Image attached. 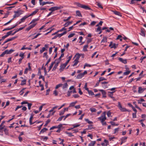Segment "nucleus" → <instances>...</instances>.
Masks as SVG:
<instances>
[{"label":"nucleus","mask_w":146,"mask_h":146,"mask_svg":"<svg viewBox=\"0 0 146 146\" xmlns=\"http://www.w3.org/2000/svg\"><path fill=\"white\" fill-rule=\"evenodd\" d=\"M83 76H84L82 74L80 73L76 77V78L77 79H80Z\"/></svg>","instance_id":"20"},{"label":"nucleus","mask_w":146,"mask_h":146,"mask_svg":"<svg viewBox=\"0 0 146 146\" xmlns=\"http://www.w3.org/2000/svg\"><path fill=\"white\" fill-rule=\"evenodd\" d=\"M106 112L104 111L102 115L100 117L98 118V119L101 121L103 125H106L107 124L106 122L105 121L106 119Z\"/></svg>","instance_id":"1"},{"label":"nucleus","mask_w":146,"mask_h":146,"mask_svg":"<svg viewBox=\"0 0 146 146\" xmlns=\"http://www.w3.org/2000/svg\"><path fill=\"white\" fill-rule=\"evenodd\" d=\"M5 52L6 53V54H10L12 52L14 51V50L12 49H11L10 50H7L5 51Z\"/></svg>","instance_id":"14"},{"label":"nucleus","mask_w":146,"mask_h":146,"mask_svg":"<svg viewBox=\"0 0 146 146\" xmlns=\"http://www.w3.org/2000/svg\"><path fill=\"white\" fill-rule=\"evenodd\" d=\"M75 4L78 7L82 8L83 5L81 4L80 3H76Z\"/></svg>","instance_id":"41"},{"label":"nucleus","mask_w":146,"mask_h":146,"mask_svg":"<svg viewBox=\"0 0 146 146\" xmlns=\"http://www.w3.org/2000/svg\"><path fill=\"white\" fill-rule=\"evenodd\" d=\"M50 121V120L48 119L46 121V123L44 125V126L46 127L47 126L48 124Z\"/></svg>","instance_id":"42"},{"label":"nucleus","mask_w":146,"mask_h":146,"mask_svg":"<svg viewBox=\"0 0 146 146\" xmlns=\"http://www.w3.org/2000/svg\"><path fill=\"white\" fill-rule=\"evenodd\" d=\"M41 81H39V86L41 87V91L43 90L44 89V86L43 85H42L41 84Z\"/></svg>","instance_id":"27"},{"label":"nucleus","mask_w":146,"mask_h":146,"mask_svg":"<svg viewBox=\"0 0 146 146\" xmlns=\"http://www.w3.org/2000/svg\"><path fill=\"white\" fill-rule=\"evenodd\" d=\"M62 85H63L62 84H58L56 86V87H55V88L56 89H57L59 87L62 86Z\"/></svg>","instance_id":"49"},{"label":"nucleus","mask_w":146,"mask_h":146,"mask_svg":"<svg viewBox=\"0 0 146 146\" xmlns=\"http://www.w3.org/2000/svg\"><path fill=\"white\" fill-rule=\"evenodd\" d=\"M74 63L73 65L72 66H74L77 65V64L79 62V61L78 60L75 59V60H74Z\"/></svg>","instance_id":"26"},{"label":"nucleus","mask_w":146,"mask_h":146,"mask_svg":"<svg viewBox=\"0 0 146 146\" xmlns=\"http://www.w3.org/2000/svg\"><path fill=\"white\" fill-rule=\"evenodd\" d=\"M75 56H76V58L75 59L79 60L80 57V54L79 53H77L76 54Z\"/></svg>","instance_id":"34"},{"label":"nucleus","mask_w":146,"mask_h":146,"mask_svg":"<svg viewBox=\"0 0 146 146\" xmlns=\"http://www.w3.org/2000/svg\"><path fill=\"white\" fill-rule=\"evenodd\" d=\"M46 50V48L45 47H43L41 50H40V54L42 53L43 52H44Z\"/></svg>","instance_id":"48"},{"label":"nucleus","mask_w":146,"mask_h":146,"mask_svg":"<svg viewBox=\"0 0 146 146\" xmlns=\"http://www.w3.org/2000/svg\"><path fill=\"white\" fill-rule=\"evenodd\" d=\"M117 45H116L115 43L113 44L112 45V42H111L109 46L110 47V48H115L117 47Z\"/></svg>","instance_id":"7"},{"label":"nucleus","mask_w":146,"mask_h":146,"mask_svg":"<svg viewBox=\"0 0 146 146\" xmlns=\"http://www.w3.org/2000/svg\"><path fill=\"white\" fill-rule=\"evenodd\" d=\"M113 12H114V14L116 15H117L118 16H122L121 13L119 12L115 11H114Z\"/></svg>","instance_id":"29"},{"label":"nucleus","mask_w":146,"mask_h":146,"mask_svg":"<svg viewBox=\"0 0 146 146\" xmlns=\"http://www.w3.org/2000/svg\"><path fill=\"white\" fill-rule=\"evenodd\" d=\"M59 63V61H57L56 62V64L54 65L52 71H55L57 67L58 66V64Z\"/></svg>","instance_id":"12"},{"label":"nucleus","mask_w":146,"mask_h":146,"mask_svg":"<svg viewBox=\"0 0 146 146\" xmlns=\"http://www.w3.org/2000/svg\"><path fill=\"white\" fill-rule=\"evenodd\" d=\"M146 88H143L141 87H139L138 88V93L139 94L142 93L143 92Z\"/></svg>","instance_id":"9"},{"label":"nucleus","mask_w":146,"mask_h":146,"mask_svg":"<svg viewBox=\"0 0 146 146\" xmlns=\"http://www.w3.org/2000/svg\"><path fill=\"white\" fill-rule=\"evenodd\" d=\"M99 91L102 92V94L103 95L102 97L103 98L106 97V92L105 90H99Z\"/></svg>","instance_id":"11"},{"label":"nucleus","mask_w":146,"mask_h":146,"mask_svg":"<svg viewBox=\"0 0 146 146\" xmlns=\"http://www.w3.org/2000/svg\"><path fill=\"white\" fill-rule=\"evenodd\" d=\"M60 9L61 7H54L50 8L48 10L49 11H51L52 12L53 11H54L55 10Z\"/></svg>","instance_id":"5"},{"label":"nucleus","mask_w":146,"mask_h":146,"mask_svg":"<svg viewBox=\"0 0 146 146\" xmlns=\"http://www.w3.org/2000/svg\"><path fill=\"white\" fill-rule=\"evenodd\" d=\"M43 57H45L46 59H48V56L47 55V52L44 53L43 54Z\"/></svg>","instance_id":"37"},{"label":"nucleus","mask_w":146,"mask_h":146,"mask_svg":"<svg viewBox=\"0 0 146 146\" xmlns=\"http://www.w3.org/2000/svg\"><path fill=\"white\" fill-rule=\"evenodd\" d=\"M82 8H84L86 10H91V9L89 7L87 6L84 5H82Z\"/></svg>","instance_id":"18"},{"label":"nucleus","mask_w":146,"mask_h":146,"mask_svg":"<svg viewBox=\"0 0 146 146\" xmlns=\"http://www.w3.org/2000/svg\"><path fill=\"white\" fill-rule=\"evenodd\" d=\"M55 63V62H52L50 66H49V68L48 69V71H49L51 70V68H52V67L53 66L54 64V63Z\"/></svg>","instance_id":"33"},{"label":"nucleus","mask_w":146,"mask_h":146,"mask_svg":"<svg viewBox=\"0 0 146 146\" xmlns=\"http://www.w3.org/2000/svg\"><path fill=\"white\" fill-rule=\"evenodd\" d=\"M85 121L88 122V123L89 124H92L93 123V122L92 121H90L88 119H85Z\"/></svg>","instance_id":"44"},{"label":"nucleus","mask_w":146,"mask_h":146,"mask_svg":"<svg viewBox=\"0 0 146 146\" xmlns=\"http://www.w3.org/2000/svg\"><path fill=\"white\" fill-rule=\"evenodd\" d=\"M96 4L98 6L99 8H101L102 9L103 8V7H102L101 3L100 2H96Z\"/></svg>","instance_id":"24"},{"label":"nucleus","mask_w":146,"mask_h":146,"mask_svg":"<svg viewBox=\"0 0 146 146\" xmlns=\"http://www.w3.org/2000/svg\"><path fill=\"white\" fill-rule=\"evenodd\" d=\"M145 29L143 28H142L141 29V32L139 33L141 35L145 37Z\"/></svg>","instance_id":"10"},{"label":"nucleus","mask_w":146,"mask_h":146,"mask_svg":"<svg viewBox=\"0 0 146 146\" xmlns=\"http://www.w3.org/2000/svg\"><path fill=\"white\" fill-rule=\"evenodd\" d=\"M64 116H62L59 117L57 121H61L62 120L63 118L64 117Z\"/></svg>","instance_id":"59"},{"label":"nucleus","mask_w":146,"mask_h":146,"mask_svg":"<svg viewBox=\"0 0 146 146\" xmlns=\"http://www.w3.org/2000/svg\"><path fill=\"white\" fill-rule=\"evenodd\" d=\"M5 126L4 125H2L1 124L0 125V132L2 133L3 132V129L4 128Z\"/></svg>","instance_id":"28"},{"label":"nucleus","mask_w":146,"mask_h":146,"mask_svg":"<svg viewBox=\"0 0 146 146\" xmlns=\"http://www.w3.org/2000/svg\"><path fill=\"white\" fill-rule=\"evenodd\" d=\"M26 80L25 79L22 80L21 83V85H23L25 84H26Z\"/></svg>","instance_id":"36"},{"label":"nucleus","mask_w":146,"mask_h":146,"mask_svg":"<svg viewBox=\"0 0 146 146\" xmlns=\"http://www.w3.org/2000/svg\"><path fill=\"white\" fill-rule=\"evenodd\" d=\"M23 12L24 11L21 10H19L17 11H14V13H15V14L13 15V18L18 17L20 15L22 14Z\"/></svg>","instance_id":"3"},{"label":"nucleus","mask_w":146,"mask_h":146,"mask_svg":"<svg viewBox=\"0 0 146 146\" xmlns=\"http://www.w3.org/2000/svg\"><path fill=\"white\" fill-rule=\"evenodd\" d=\"M119 60L120 62H122L124 64H126L127 63V60L126 59H123L122 58H119Z\"/></svg>","instance_id":"16"},{"label":"nucleus","mask_w":146,"mask_h":146,"mask_svg":"<svg viewBox=\"0 0 146 146\" xmlns=\"http://www.w3.org/2000/svg\"><path fill=\"white\" fill-rule=\"evenodd\" d=\"M39 19H33L30 23L29 24H32L31 25L29 26L26 29V31H28L34 27L37 24L36 22L38 21Z\"/></svg>","instance_id":"2"},{"label":"nucleus","mask_w":146,"mask_h":146,"mask_svg":"<svg viewBox=\"0 0 146 146\" xmlns=\"http://www.w3.org/2000/svg\"><path fill=\"white\" fill-rule=\"evenodd\" d=\"M130 71L129 70L127 71L126 72H124L123 74V75H127L130 73Z\"/></svg>","instance_id":"39"},{"label":"nucleus","mask_w":146,"mask_h":146,"mask_svg":"<svg viewBox=\"0 0 146 146\" xmlns=\"http://www.w3.org/2000/svg\"><path fill=\"white\" fill-rule=\"evenodd\" d=\"M38 9H36L35 11H34L32 13L30 14L29 15H28L29 17L33 16L35 15L38 12Z\"/></svg>","instance_id":"15"},{"label":"nucleus","mask_w":146,"mask_h":146,"mask_svg":"<svg viewBox=\"0 0 146 146\" xmlns=\"http://www.w3.org/2000/svg\"><path fill=\"white\" fill-rule=\"evenodd\" d=\"M88 47V44H87L86 45H84L83 48V50L84 51H87V48Z\"/></svg>","instance_id":"23"},{"label":"nucleus","mask_w":146,"mask_h":146,"mask_svg":"<svg viewBox=\"0 0 146 146\" xmlns=\"http://www.w3.org/2000/svg\"><path fill=\"white\" fill-rule=\"evenodd\" d=\"M115 92V91L112 92H110V94L109 95V96L111 98L113 101L115 100V98L113 97V93Z\"/></svg>","instance_id":"13"},{"label":"nucleus","mask_w":146,"mask_h":146,"mask_svg":"<svg viewBox=\"0 0 146 146\" xmlns=\"http://www.w3.org/2000/svg\"><path fill=\"white\" fill-rule=\"evenodd\" d=\"M16 38V37H14L8 39L7 40H7V42H8L10 41H11L13 40L15 38Z\"/></svg>","instance_id":"38"},{"label":"nucleus","mask_w":146,"mask_h":146,"mask_svg":"<svg viewBox=\"0 0 146 146\" xmlns=\"http://www.w3.org/2000/svg\"><path fill=\"white\" fill-rule=\"evenodd\" d=\"M96 143L95 141H92L88 145V146H94Z\"/></svg>","instance_id":"30"},{"label":"nucleus","mask_w":146,"mask_h":146,"mask_svg":"<svg viewBox=\"0 0 146 146\" xmlns=\"http://www.w3.org/2000/svg\"><path fill=\"white\" fill-rule=\"evenodd\" d=\"M110 123L111 124V125H113L115 126V125H118L117 124H115V123L113 121H111L110 122Z\"/></svg>","instance_id":"62"},{"label":"nucleus","mask_w":146,"mask_h":146,"mask_svg":"<svg viewBox=\"0 0 146 146\" xmlns=\"http://www.w3.org/2000/svg\"><path fill=\"white\" fill-rule=\"evenodd\" d=\"M71 18V16H70L68 17V18L66 19H64L63 20V21L64 22H66L68 21Z\"/></svg>","instance_id":"58"},{"label":"nucleus","mask_w":146,"mask_h":146,"mask_svg":"<svg viewBox=\"0 0 146 146\" xmlns=\"http://www.w3.org/2000/svg\"><path fill=\"white\" fill-rule=\"evenodd\" d=\"M90 110L92 112H96V110L94 108H90Z\"/></svg>","instance_id":"47"},{"label":"nucleus","mask_w":146,"mask_h":146,"mask_svg":"<svg viewBox=\"0 0 146 146\" xmlns=\"http://www.w3.org/2000/svg\"><path fill=\"white\" fill-rule=\"evenodd\" d=\"M28 65L29 68H25V71H24V72L25 74H27L29 70H31V67L30 66V63H28Z\"/></svg>","instance_id":"6"},{"label":"nucleus","mask_w":146,"mask_h":146,"mask_svg":"<svg viewBox=\"0 0 146 146\" xmlns=\"http://www.w3.org/2000/svg\"><path fill=\"white\" fill-rule=\"evenodd\" d=\"M80 124H75L73 125L72 126H73V128H76V127H79V126H80Z\"/></svg>","instance_id":"64"},{"label":"nucleus","mask_w":146,"mask_h":146,"mask_svg":"<svg viewBox=\"0 0 146 146\" xmlns=\"http://www.w3.org/2000/svg\"><path fill=\"white\" fill-rule=\"evenodd\" d=\"M88 93L90 95L93 96L94 95V94L93 92L92 91L89 90L88 91Z\"/></svg>","instance_id":"40"},{"label":"nucleus","mask_w":146,"mask_h":146,"mask_svg":"<svg viewBox=\"0 0 146 146\" xmlns=\"http://www.w3.org/2000/svg\"><path fill=\"white\" fill-rule=\"evenodd\" d=\"M27 104L28 109L30 110L31 109V107L32 105V104L31 103H29Z\"/></svg>","instance_id":"54"},{"label":"nucleus","mask_w":146,"mask_h":146,"mask_svg":"<svg viewBox=\"0 0 146 146\" xmlns=\"http://www.w3.org/2000/svg\"><path fill=\"white\" fill-rule=\"evenodd\" d=\"M40 4V5H46L45 2L43 1L42 0H39Z\"/></svg>","instance_id":"32"},{"label":"nucleus","mask_w":146,"mask_h":146,"mask_svg":"<svg viewBox=\"0 0 146 146\" xmlns=\"http://www.w3.org/2000/svg\"><path fill=\"white\" fill-rule=\"evenodd\" d=\"M8 36L7 35H5V36H3L2 37V39H0V41H1L2 40H3L4 39H5V38L7 37Z\"/></svg>","instance_id":"55"},{"label":"nucleus","mask_w":146,"mask_h":146,"mask_svg":"<svg viewBox=\"0 0 146 146\" xmlns=\"http://www.w3.org/2000/svg\"><path fill=\"white\" fill-rule=\"evenodd\" d=\"M107 38L106 36H104L102 40L101 43L106 42H107Z\"/></svg>","instance_id":"22"},{"label":"nucleus","mask_w":146,"mask_h":146,"mask_svg":"<svg viewBox=\"0 0 146 146\" xmlns=\"http://www.w3.org/2000/svg\"><path fill=\"white\" fill-rule=\"evenodd\" d=\"M106 79L103 77H101L99 78V82H100L104 80H106Z\"/></svg>","instance_id":"43"},{"label":"nucleus","mask_w":146,"mask_h":146,"mask_svg":"<svg viewBox=\"0 0 146 146\" xmlns=\"http://www.w3.org/2000/svg\"><path fill=\"white\" fill-rule=\"evenodd\" d=\"M68 86L67 83H65L63 86V89H65L66 88H67Z\"/></svg>","instance_id":"35"},{"label":"nucleus","mask_w":146,"mask_h":146,"mask_svg":"<svg viewBox=\"0 0 146 146\" xmlns=\"http://www.w3.org/2000/svg\"><path fill=\"white\" fill-rule=\"evenodd\" d=\"M58 107V106H55V107L52 108V109L49 111V113H51V112H52V111H53L54 110V109H56V108H57Z\"/></svg>","instance_id":"46"},{"label":"nucleus","mask_w":146,"mask_h":146,"mask_svg":"<svg viewBox=\"0 0 146 146\" xmlns=\"http://www.w3.org/2000/svg\"><path fill=\"white\" fill-rule=\"evenodd\" d=\"M28 17H29V16L28 15H25L20 20L21 21V22H23L25 21V20Z\"/></svg>","instance_id":"17"},{"label":"nucleus","mask_w":146,"mask_h":146,"mask_svg":"<svg viewBox=\"0 0 146 146\" xmlns=\"http://www.w3.org/2000/svg\"><path fill=\"white\" fill-rule=\"evenodd\" d=\"M72 91H68V92H67V96H68V97L70 96L71 94H72Z\"/></svg>","instance_id":"53"},{"label":"nucleus","mask_w":146,"mask_h":146,"mask_svg":"<svg viewBox=\"0 0 146 146\" xmlns=\"http://www.w3.org/2000/svg\"><path fill=\"white\" fill-rule=\"evenodd\" d=\"M127 138V137H123L121 139V141L122 142H124L126 141V140Z\"/></svg>","instance_id":"45"},{"label":"nucleus","mask_w":146,"mask_h":146,"mask_svg":"<svg viewBox=\"0 0 146 146\" xmlns=\"http://www.w3.org/2000/svg\"><path fill=\"white\" fill-rule=\"evenodd\" d=\"M24 53L21 52L19 56L21 57V58H23L24 56Z\"/></svg>","instance_id":"56"},{"label":"nucleus","mask_w":146,"mask_h":146,"mask_svg":"<svg viewBox=\"0 0 146 146\" xmlns=\"http://www.w3.org/2000/svg\"><path fill=\"white\" fill-rule=\"evenodd\" d=\"M66 65L64 64H61V65L60 66V68L59 69V70L60 71V72H61L66 67Z\"/></svg>","instance_id":"8"},{"label":"nucleus","mask_w":146,"mask_h":146,"mask_svg":"<svg viewBox=\"0 0 146 146\" xmlns=\"http://www.w3.org/2000/svg\"><path fill=\"white\" fill-rule=\"evenodd\" d=\"M75 34L74 33H71L68 36V38H70L73 37Z\"/></svg>","instance_id":"57"},{"label":"nucleus","mask_w":146,"mask_h":146,"mask_svg":"<svg viewBox=\"0 0 146 146\" xmlns=\"http://www.w3.org/2000/svg\"><path fill=\"white\" fill-rule=\"evenodd\" d=\"M41 138H42L43 139V141H46L48 139V137L46 136H45L44 137L42 136Z\"/></svg>","instance_id":"51"},{"label":"nucleus","mask_w":146,"mask_h":146,"mask_svg":"<svg viewBox=\"0 0 146 146\" xmlns=\"http://www.w3.org/2000/svg\"><path fill=\"white\" fill-rule=\"evenodd\" d=\"M76 13L77 16L79 17H82V15L80 11H76Z\"/></svg>","instance_id":"21"},{"label":"nucleus","mask_w":146,"mask_h":146,"mask_svg":"<svg viewBox=\"0 0 146 146\" xmlns=\"http://www.w3.org/2000/svg\"><path fill=\"white\" fill-rule=\"evenodd\" d=\"M136 86H133V88L132 90H133V92L134 93H135V92H137V91L136 90Z\"/></svg>","instance_id":"52"},{"label":"nucleus","mask_w":146,"mask_h":146,"mask_svg":"<svg viewBox=\"0 0 146 146\" xmlns=\"http://www.w3.org/2000/svg\"><path fill=\"white\" fill-rule=\"evenodd\" d=\"M66 134L68 135V136L70 137L73 136L74 135H73L71 133H69L68 132H66L65 133Z\"/></svg>","instance_id":"50"},{"label":"nucleus","mask_w":146,"mask_h":146,"mask_svg":"<svg viewBox=\"0 0 146 146\" xmlns=\"http://www.w3.org/2000/svg\"><path fill=\"white\" fill-rule=\"evenodd\" d=\"M65 112V110L62 111H60L59 113V115H61L64 114Z\"/></svg>","instance_id":"61"},{"label":"nucleus","mask_w":146,"mask_h":146,"mask_svg":"<svg viewBox=\"0 0 146 146\" xmlns=\"http://www.w3.org/2000/svg\"><path fill=\"white\" fill-rule=\"evenodd\" d=\"M4 131L5 132L6 134H8V130L7 129V128H4Z\"/></svg>","instance_id":"60"},{"label":"nucleus","mask_w":146,"mask_h":146,"mask_svg":"<svg viewBox=\"0 0 146 146\" xmlns=\"http://www.w3.org/2000/svg\"><path fill=\"white\" fill-rule=\"evenodd\" d=\"M48 129L46 128H44L42 129L40 131L39 134H40L41 133H44V132L47 130Z\"/></svg>","instance_id":"31"},{"label":"nucleus","mask_w":146,"mask_h":146,"mask_svg":"<svg viewBox=\"0 0 146 146\" xmlns=\"http://www.w3.org/2000/svg\"><path fill=\"white\" fill-rule=\"evenodd\" d=\"M77 101L75 102H73L70 103L69 105V107L74 106L75 104L77 103Z\"/></svg>","instance_id":"25"},{"label":"nucleus","mask_w":146,"mask_h":146,"mask_svg":"<svg viewBox=\"0 0 146 146\" xmlns=\"http://www.w3.org/2000/svg\"><path fill=\"white\" fill-rule=\"evenodd\" d=\"M107 114L108 117H110L111 116V113L110 111L107 112Z\"/></svg>","instance_id":"63"},{"label":"nucleus","mask_w":146,"mask_h":146,"mask_svg":"<svg viewBox=\"0 0 146 146\" xmlns=\"http://www.w3.org/2000/svg\"><path fill=\"white\" fill-rule=\"evenodd\" d=\"M118 107L121 111L124 112L128 111L125 108L122 107L121 104L119 102H118Z\"/></svg>","instance_id":"4"},{"label":"nucleus","mask_w":146,"mask_h":146,"mask_svg":"<svg viewBox=\"0 0 146 146\" xmlns=\"http://www.w3.org/2000/svg\"><path fill=\"white\" fill-rule=\"evenodd\" d=\"M33 115H31L30 116V118L29 123H30V125H31L34 123H32V119L33 118Z\"/></svg>","instance_id":"19"}]
</instances>
